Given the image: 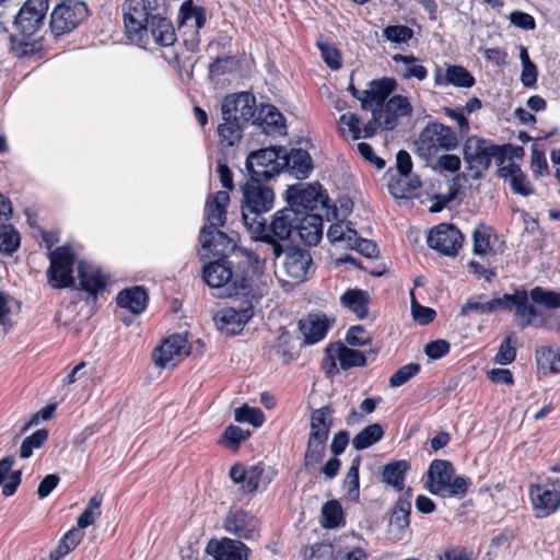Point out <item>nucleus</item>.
Here are the masks:
<instances>
[{"label": "nucleus", "instance_id": "nucleus-1", "mask_svg": "<svg viewBox=\"0 0 560 560\" xmlns=\"http://www.w3.org/2000/svg\"><path fill=\"white\" fill-rule=\"evenodd\" d=\"M127 37L140 47L147 48L151 38L159 46L175 43L173 24L164 14V0H125L121 5Z\"/></svg>", "mask_w": 560, "mask_h": 560}, {"label": "nucleus", "instance_id": "nucleus-2", "mask_svg": "<svg viewBox=\"0 0 560 560\" xmlns=\"http://www.w3.org/2000/svg\"><path fill=\"white\" fill-rule=\"evenodd\" d=\"M510 310L514 308V319L518 327H546L549 310L560 307V292L541 287L533 288L529 293L516 290L510 294Z\"/></svg>", "mask_w": 560, "mask_h": 560}, {"label": "nucleus", "instance_id": "nucleus-3", "mask_svg": "<svg viewBox=\"0 0 560 560\" xmlns=\"http://www.w3.org/2000/svg\"><path fill=\"white\" fill-rule=\"evenodd\" d=\"M301 213L294 208H283L271 217L270 222L258 221L253 218L249 230L252 237L257 242L265 243L273 259H278L283 253L284 241H289L295 234L298 220Z\"/></svg>", "mask_w": 560, "mask_h": 560}, {"label": "nucleus", "instance_id": "nucleus-4", "mask_svg": "<svg viewBox=\"0 0 560 560\" xmlns=\"http://www.w3.org/2000/svg\"><path fill=\"white\" fill-rule=\"evenodd\" d=\"M470 486V478L456 476L451 462L444 459L431 462L424 482V487L430 493L441 498L462 499L467 494Z\"/></svg>", "mask_w": 560, "mask_h": 560}, {"label": "nucleus", "instance_id": "nucleus-5", "mask_svg": "<svg viewBox=\"0 0 560 560\" xmlns=\"http://www.w3.org/2000/svg\"><path fill=\"white\" fill-rule=\"evenodd\" d=\"M511 145H499L492 141L468 137L464 143V160L467 164L468 174L472 179H479L490 167L492 159L501 166Z\"/></svg>", "mask_w": 560, "mask_h": 560}, {"label": "nucleus", "instance_id": "nucleus-6", "mask_svg": "<svg viewBox=\"0 0 560 560\" xmlns=\"http://www.w3.org/2000/svg\"><path fill=\"white\" fill-rule=\"evenodd\" d=\"M287 200L289 207L298 209L300 213H315L314 211H318L324 212L328 221L338 219V208L329 207V198L318 183L290 186L287 190Z\"/></svg>", "mask_w": 560, "mask_h": 560}, {"label": "nucleus", "instance_id": "nucleus-7", "mask_svg": "<svg viewBox=\"0 0 560 560\" xmlns=\"http://www.w3.org/2000/svg\"><path fill=\"white\" fill-rule=\"evenodd\" d=\"M202 277L210 288L219 290V298L244 294L248 288L247 278L233 272L231 262L225 258H219L206 265Z\"/></svg>", "mask_w": 560, "mask_h": 560}, {"label": "nucleus", "instance_id": "nucleus-8", "mask_svg": "<svg viewBox=\"0 0 560 560\" xmlns=\"http://www.w3.org/2000/svg\"><path fill=\"white\" fill-rule=\"evenodd\" d=\"M89 16V9L81 0H62L50 13L49 30L55 37L69 34Z\"/></svg>", "mask_w": 560, "mask_h": 560}, {"label": "nucleus", "instance_id": "nucleus-9", "mask_svg": "<svg viewBox=\"0 0 560 560\" xmlns=\"http://www.w3.org/2000/svg\"><path fill=\"white\" fill-rule=\"evenodd\" d=\"M458 144V138L451 127L440 122L428 124L416 141L417 152L423 159H430L439 150H453Z\"/></svg>", "mask_w": 560, "mask_h": 560}, {"label": "nucleus", "instance_id": "nucleus-10", "mask_svg": "<svg viewBox=\"0 0 560 560\" xmlns=\"http://www.w3.org/2000/svg\"><path fill=\"white\" fill-rule=\"evenodd\" d=\"M48 258L50 262L47 269L48 283L55 289L74 287L73 265L75 253L71 246L63 245L50 250Z\"/></svg>", "mask_w": 560, "mask_h": 560}, {"label": "nucleus", "instance_id": "nucleus-11", "mask_svg": "<svg viewBox=\"0 0 560 560\" xmlns=\"http://www.w3.org/2000/svg\"><path fill=\"white\" fill-rule=\"evenodd\" d=\"M265 180L252 179L243 187L244 205L242 214L245 224L249 228L253 218L269 211L273 203V191L264 184Z\"/></svg>", "mask_w": 560, "mask_h": 560}, {"label": "nucleus", "instance_id": "nucleus-12", "mask_svg": "<svg viewBox=\"0 0 560 560\" xmlns=\"http://www.w3.org/2000/svg\"><path fill=\"white\" fill-rule=\"evenodd\" d=\"M283 147H270L252 152L246 159V170L252 179L268 180L282 171Z\"/></svg>", "mask_w": 560, "mask_h": 560}, {"label": "nucleus", "instance_id": "nucleus-13", "mask_svg": "<svg viewBox=\"0 0 560 560\" xmlns=\"http://www.w3.org/2000/svg\"><path fill=\"white\" fill-rule=\"evenodd\" d=\"M529 497L537 516L545 517L560 508V479L547 478L529 487Z\"/></svg>", "mask_w": 560, "mask_h": 560}, {"label": "nucleus", "instance_id": "nucleus-14", "mask_svg": "<svg viewBox=\"0 0 560 560\" xmlns=\"http://www.w3.org/2000/svg\"><path fill=\"white\" fill-rule=\"evenodd\" d=\"M48 7V0H26L14 20L18 31L26 38L34 36L44 26Z\"/></svg>", "mask_w": 560, "mask_h": 560}, {"label": "nucleus", "instance_id": "nucleus-15", "mask_svg": "<svg viewBox=\"0 0 560 560\" xmlns=\"http://www.w3.org/2000/svg\"><path fill=\"white\" fill-rule=\"evenodd\" d=\"M256 112L255 96L249 92L226 95L221 104L222 120H235L246 125Z\"/></svg>", "mask_w": 560, "mask_h": 560}, {"label": "nucleus", "instance_id": "nucleus-16", "mask_svg": "<svg viewBox=\"0 0 560 560\" xmlns=\"http://www.w3.org/2000/svg\"><path fill=\"white\" fill-rule=\"evenodd\" d=\"M190 347L185 336L175 334L163 340L154 350L152 358L160 368L175 366L184 357L188 355Z\"/></svg>", "mask_w": 560, "mask_h": 560}, {"label": "nucleus", "instance_id": "nucleus-17", "mask_svg": "<svg viewBox=\"0 0 560 560\" xmlns=\"http://www.w3.org/2000/svg\"><path fill=\"white\" fill-rule=\"evenodd\" d=\"M464 235L453 224L442 223L430 231L428 244L431 248L447 255L455 256L462 248Z\"/></svg>", "mask_w": 560, "mask_h": 560}, {"label": "nucleus", "instance_id": "nucleus-18", "mask_svg": "<svg viewBox=\"0 0 560 560\" xmlns=\"http://www.w3.org/2000/svg\"><path fill=\"white\" fill-rule=\"evenodd\" d=\"M412 112L408 98L402 95L389 97L381 107L372 109V115L381 119V129L393 130L400 117L409 116Z\"/></svg>", "mask_w": 560, "mask_h": 560}, {"label": "nucleus", "instance_id": "nucleus-19", "mask_svg": "<svg viewBox=\"0 0 560 560\" xmlns=\"http://www.w3.org/2000/svg\"><path fill=\"white\" fill-rule=\"evenodd\" d=\"M396 165L401 177L395 183L389 184V191L395 198H408L413 191L420 188L421 182L418 178H409L412 170V162L410 154L407 151H398L396 155Z\"/></svg>", "mask_w": 560, "mask_h": 560}, {"label": "nucleus", "instance_id": "nucleus-20", "mask_svg": "<svg viewBox=\"0 0 560 560\" xmlns=\"http://www.w3.org/2000/svg\"><path fill=\"white\" fill-rule=\"evenodd\" d=\"M282 254H284L282 266L285 275L298 281L305 280L313 265L310 252L299 246H290L287 249L283 248Z\"/></svg>", "mask_w": 560, "mask_h": 560}, {"label": "nucleus", "instance_id": "nucleus-21", "mask_svg": "<svg viewBox=\"0 0 560 560\" xmlns=\"http://www.w3.org/2000/svg\"><path fill=\"white\" fill-rule=\"evenodd\" d=\"M339 361L342 370H349L354 366L366 365V358L363 352L348 348L341 342L330 343L326 348V364L329 365L328 372L337 370L336 361Z\"/></svg>", "mask_w": 560, "mask_h": 560}, {"label": "nucleus", "instance_id": "nucleus-22", "mask_svg": "<svg viewBox=\"0 0 560 560\" xmlns=\"http://www.w3.org/2000/svg\"><path fill=\"white\" fill-rule=\"evenodd\" d=\"M253 314L252 305L241 310L225 307L220 310L213 316V320L221 331L235 335L243 329L244 325L252 318Z\"/></svg>", "mask_w": 560, "mask_h": 560}, {"label": "nucleus", "instance_id": "nucleus-23", "mask_svg": "<svg viewBox=\"0 0 560 560\" xmlns=\"http://www.w3.org/2000/svg\"><path fill=\"white\" fill-rule=\"evenodd\" d=\"M200 242L203 249H207L213 256L225 258V256L233 252L235 243L219 228L203 226L200 231Z\"/></svg>", "mask_w": 560, "mask_h": 560}, {"label": "nucleus", "instance_id": "nucleus-24", "mask_svg": "<svg viewBox=\"0 0 560 560\" xmlns=\"http://www.w3.org/2000/svg\"><path fill=\"white\" fill-rule=\"evenodd\" d=\"M476 83L474 75L463 66L447 65L445 70L436 67L434 70V84L438 86L453 85L469 89Z\"/></svg>", "mask_w": 560, "mask_h": 560}, {"label": "nucleus", "instance_id": "nucleus-25", "mask_svg": "<svg viewBox=\"0 0 560 560\" xmlns=\"http://www.w3.org/2000/svg\"><path fill=\"white\" fill-rule=\"evenodd\" d=\"M324 212L301 213L295 234L307 245H316L323 236Z\"/></svg>", "mask_w": 560, "mask_h": 560}, {"label": "nucleus", "instance_id": "nucleus-26", "mask_svg": "<svg viewBox=\"0 0 560 560\" xmlns=\"http://www.w3.org/2000/svg\"><path fill=\"white\" fill-rule=\"evenodd\" d=\"M224 528L238 538L250 539L257 529L256 520L242 510L230 511L224 521Z\"/></svg>", "mask_w": 560, "mask_h": 560}, {"label": "nucleus", "instance_id": "nucleus-27", "mask_svg": "<svg viewBox=\"0 0 560 560\" xmlns=\"http://www.w3.org/2000/svg\"><path fill=\"white\" fill-rule=\"evenodd\" d=\"M78 278L80 288L92 295L103 291L107 282V277L97 266L83 260L78 264Z\"/></svg>", "mask_w": 560, "mask_h": 560}, {"label": "nucleus", "instance_id": "nucleus-28", "mask_svg": "<svg viewBox=\"0 0 560 560\" xmlns=\"http://www.w3.org/2000/svg\"><path fill=\"white\" fill-rule=\"evenodd\" d=\"M396 82L390 78H383L381 80H373L369 83V88L362 91L364 97L362 98V108L365 110L373 109V105L381 107L385 104L386 98L395 90Z\"/></svg>", "mask_w": 560, "mask_h": 560}, {"label": "nucleus", "instance_id": "nucleus-29", "mask_svg": "<svg viewBox=\"0 0 560 560\" xmlns=\"http://www.w3.org/2000/svg\"><path fill=\"white\" fill-rule=\"evenodd\" d=\"M329 318L324 314H310L299 322V328L308 345L316 343L324 339L331 326Z\"/></svg>", "mask_w": 560, "mask_h": 560}, {"label": "nucleus", "instance_id": "nucleus-30", "mask_svg": "<svg viewBox=\"0 0 560 560\" xmlns=\"http://www.w3.org/2000/svg\"><path fill=\"white\" fill-rule=\"evenodd\" d=\"M264 466L261 464L245 467L242 464H235L230 469V477L235 483H242V488L245 492L256 491L264 475Z\"/></svg>", "mask_w": 560, "mask_h": 560}, {"label": "nucleus", "instance_id": "nucleus-31", "mask_svg": "<svg viewBox=\"0 0 560 560\" xmlns=\"http://www.w3.org/2000/svg\"><path fill=\"white\" fill-rule=\"evenodd\" d=\"M230 201L228 191H218L207 200L206 203V218L208 221L207 226L219 228L223 226L226 221V207Z\"/></svg>", "mask_w": 560, "mask_h": 560}, {"label": "nucleus", "instance_id": "nucleus-32", "mask_svg": "<svg viewBox=\"0 0 560 560\" xmlns=\"http://www.w3.org/2000/svg\"><path fill=\"white\" fill-rule=\"evenodd\" d=\"M510 294L505 293L501 298H495L487 302L481 301V296L478 299H468L460 308V316H468L471 313L475 314H491L499 310H510Z\"/></svg>", "mask_w": 560, "mask_h": 560}, {"label": "nucleus", "instance_id": "nucleus-33", "mask_svg": "<svg viewBox=\"0 0 560 560\" xmlns=\"http://www.w3.org/2000/svg\"><path fill=\"white\" fill-rule=\"evenodd\" d=\"M282 159V170L288 166L290 172L298 178H305L313 168L312 159L307 151L303 149L285 150Z\"/></svg>", "mask_w": 560, "mask_h": 560}, {"label": "nucleus", "instance_id": "nucleus-34", "mask_svg": "<svg viewBox=\"0 0 560 560\" xmlns=\"http://www.w3.org/2000/svg\"><path fill=\"white\" fill-rule=\"evenodd\" d=\"M499 176L510 180L511 188L514 192L522 196L534 194V189L528 183L526 175L514 162H510L505 166L502 164L499 168Z\"/></svg>", "mask_w": 560, "mask_h": 560}, {"label": "nucleus", "instance_id": "nucleus-35", "mask_svg": "<svg viewBox=\"0 0 560 560\" xmlns=\"http://www.w3.org/2000/svg\"><path fill=\"white\" fill-rule=\"evenodd\" d=\"M148 303V293L147 291L139 285L125 289L117 295V304L122 307L129 310L132 314L142 313Z\"/></svg>", "mask_w": 560, "mask_h": 560}, {"label": "nucleus", "instance_id": "nucleus-36", "mask_svg": "<svg viewBox=\"0 0 560 560\" xmlns=\"http://www.w3.org/2000/svg\"><path fill=\"white\" fill-rule=\"evenodd\" d=\"M369 302V293L360 289H349L340 296V304L361 319L368 316Z\"/></svg>", "mask_w": 560, "mask_h": 560}, {"label": "nucleus", "instance_id": "nucleus-37", "mask_svg": "<svg viewBox=\"0 0 560 560\" xmlns=\"http://www.w3.org/2000/svg\"><path fill=\"white\" fill-rule=\"evenodd\" d=\"M538 370L546 374L560 373V347L542 346L536 351Z\"/></svg>", "mask_w": 560, "mask_h": 560}, {"label": "nucleus", "instance_id": "nucleus-38", "mask_svg": "<svg viewBox=\"0 0 560 560\" xmlns=\"http://www.w3.org/2000/svg\"><path fill=\"white\" fill-rule=\"evenodd\" d=\"M256 122L266 133H281L285 128L282 114L273 105H262Z\"/></svg>", "mask_w": 560, "mask_h": 560}, {"label": "nucleus", "instance_id": "nucleus-39", "mask_svg": "<svg viewBox=\"0 0 560 560\" xmlns=\"http://www.w3.org/2000/svg\"><path fill=\"white\" fill-rule=\"evenodd\" d=\"M178 20L180 25L189 23L198 33L205 26L206 11L202 7L195 5L191 0H185L179 8Z\"/></svg>", "mask_w": 560, "mask_h": 560}, {"label": "nucleus", "instance_id": "nucleus-40", "mask_svg": "<svg viewBox=\"0 0 560 560\" xmlns=\"http://www.w3.org/2000/svg\"><path fill=\"white\" fill-rule=\"evenodd\" d=\"M329 416V407L315 409L311 415V431L308 438L314 440H328L331 428V419Z\"/></svg>", "mask_w": 560, "mask_h": 560}, {"label": "nucleus", "instance_id": "nucleus-41", "mask_svg": "<svg viewBox=\"0 0 560 560\" xmlns=\"http://www.w3.org/2000/svg\"><path fill=\"white\" fill-rule=\"evenodd\" d=\"M218 560H247L248 548L240 540L224 538L215 545Z\"/></svg>", "mask_w": 560, "mask_h": 560}, {"label": "nucleus", "instance_id": "nucleus-42", "mask_svg": "<svg viewBox=\"0 0 560 560\" xmlns=\"http://www.w3.org/2000/svg\"><path fill=\"white\" fill-rule=\"evenodd\" d=\"M409 468L406 460H395L384 466L382 478L383 481L397 491H401L405 487V475Z\"/></svg>", "mask_w": 560, "mask_h": 560}, {"label": "nucleus", "instance_id": "nucleus-43", "mask_svg": "<svg viewBox=\"0 0 560 560\" xmlns=\"http://www.w3.org/2000/svg\"><path fill=\"white\" fill-rule=\"evenodd\" d=\"M244 126V124L235 120H222L217 129L220 145L230 148L238 143L242 139Z\"/></svg>", "mask_w": 560, "mask_h": 560}, {"label": "nucleus", "instance_id": "nucleus-44", "mask_svg": "<svg viewBox=\"0 0 560 560\" xmlns=\"http://www.w3.org/2000/svg\"><path fill=\"white\" fill-rule=\"evenodd\" d=\"M83 532L78 527L67 532L60 539L58 546L52 551H50L49 559L60 560L67 556L80 544V541L83 539Z\"/></svg>", "mask_w": 560, "mask_h": 560}, {"label": "nucleus", "instance_id": "nucleus-45", "mask_svg": "<svg viewBox=\"0 0 560 560\" xmlns=\"http://www.w3.org/2000/svg\"><path fill=\"white\" fill-rule=\"evenodd\" d=\"M384 436V429L378 423H373L362 429L353 439L352 446L355 450H365Z\"/></svg>", "mask_w": 560, "mask_h": 560}, {"label": "nucleus", "instance_id": "nucleus-46", "mask_svg": "<svg viewBox=\"0 0 560 560\" xmlns=\"http://www.w3.org/2000/svg\"><path fill=\"white\" fill-rule=\"evenodd\" d=\"M361 121L358 115L345 113L338 120V131L342 138L350 136L352 140L362 138Z\"/></svg>", "mask_w": 560, "mask_h": 560}, {"label": "nucleus", "instance_id": "nucleus-47", "mask_svg": "<svg viewBox=\"0 0 560 560\" xmlns=\"http://www.w3.org/2000/svg\"><path fill=\"white\" fill-rule=\"evenodd\" d=\"M343 523V513L337 500L326 502L322 508V525L325 528H335Z\"/></svg>", "mask_w": 560, "mask_h": 560}, {"label": "nucleus", "instance_id": "nucleus-48", "mask_svg": "<svg viewBox=\"0 0 560 560\" xmlns=\"http://www.w3.org/2000/svg\"><path fill=\"white\" fill-rule=\"evenodd\" d=\"M410 511L411 503L407 498H399L396 502L390 518L389 524L398 529H404L409 526L410 523Z\"/></svg>", "mask_w": 560, "mask_h": 560}, {"label": "nucleus", "instance_id": "nucleus-49", "mask_svg": "<svg viewBox=\"0 0 560 560\" xmlns=\"http://www.w3.org/2000/svg\"><path fill=\"white\" fill-rule=\"evenodd\" d=\"M359 467H360V458L357 457L352 460L350 468L347 471V475L343 480V490L346 491L348 498L352 501H358L360 495L359 490Z\"/></svg>", "mask_w": 560, "mask_h": 560}, {"label": "nucleus", "instance_id": "nucleus-50", "mask_svg": "<svg viewBox=\"0 0 560 560\" xmlns=\"http://www.w3.org/2000/svg\"><path fill=\"white\" fill-rule=\"evenodd\" d=\"M492 229L485 224L478 225L472 233L474 238V253L479 256H485L491 250Z\"/></svg>", "mask_w": 560, "mask_h": 560}, {"label": "nucleus", "instance_id": "nucleus-51", "mask_svg": "<svg viewBox=\"0 0 560 560\" xmlns=\"http://www.w3.org/2000/svg\"><path fill=\"white\" fill-rule=\"evenodd\" d=\"M102 502L103 497L100 494H95L90 499L86 508L78 517V528L82 530L83 528H86L94 523L95 518L101 515Z\"/></svg>", "mask_w": 560, "mask_h": 560}, {"label": "nucleus", "instance_id": "nucleus-52", "mask_svg": "<svg viewBox=\"0 0 560 560\" xmlns=\"http://www.w3.org/2000/svg\"><path fill=\"white\" fill-rule=\"evenodd\" d=\"M19 246V232L12 225H0V252L11 255Z\"/></svg>", "mask_w": 560, "mask_h": 560}, {"label": "nucleus", "instance_id": "nucleus-53", "mask_svg": "<svg viewBox=\"0 0 560 560\" xmlns=\"http://www.w3.org/2000/svg\"><path fill=\"white\" fill-rule=\"evenodd\" d=\"M337 222L331 224L327 231V237L331 243L342 242L349 246V236L357 231L351 226L350 222H345L342 219H336Z\"/></svg>", "mask_w": 560, "mask_h": 560}, {"label": "nucleus", "instance_id": "nucleus-54", "mask_svg": "<svg viewBox=\"0 0 560 560\" xmlns=\"http://www.w3.org/2000/svg\"><path fill=\"white\" fill-rule=\"evenodd\" d=\"M326 444L327 441L308 438L307 447L304 455V465L306 467L315 466L323 459Z\"/></svg>", "mask_w": 560, "mask_h": 560}, {"label": "nucleus", "instance_id": "nucleus-55", "mask_svg": "<svg viewBox=\"0 0 560 560\" xmlns=\"http://www.w3.org/2000/svg\"><path fill=\"white\" fill-rule=\"evenodd\" d=\"M244 253L256 271H260L264 268L268 258L275 260L270 254L269 247L261 242H259L254 249H245Z\"/></svg>", "mask_w": 560, "mask_h": 560}, {"label": "nucleus", "instance_id": "nucleus-56", "mask_svg": "<svg viewBox=\"0 0 560 560\" xmlns=\"http://www.w3.org/2000/svg\"><path fill=\"white\" fill-rule=\"evenodd\" d=\"M48 439V431L39 429L32 435L27 436L20 447V456L22 458H28L33 454L34 448H39Z\"/></svg>", "mask_w": 560, "mask_h": 560}, {"label": "nucleus", "instance_id": "nucleus-57", "mask_svg": "<svg viewBox=\"0 0 560 560\" xmlns=\"http://www.w3.org/2000/svg\"><path fill=\"white\" fill-rule=\"evenodd\" d=\"M412 36L413 31L406 25H389L383 30V37L396 44L407 43Z\"/></svg>", "mask_w": 560, "mask_h": 560}, {"label": "nucleus", "instance_id": "nucleus-58", "mask_svg": "<svg viewBox=\"0 0 560 560\" xmlns=\"http://www.w3.org/2000/svg\"><path fill=\"white\" fill-rule=\"evenodd\" d=\"M530 168L535 177H540L549 174V166L542 149L537 144L532 147L530 152Z\"/></svg>", "mask_w": 560, "mask_h": 560}, {"label": "nucleus", "instance_id": "nucleus-59", "mask_svg": "<svg viewBox=\"0 0 560 560\" xmlns=\"http://www.w3.org/2000/svg\"><path fill=\"white\" fill-rule=\"evenodd\" d=\"M419 371L420 365L418 363H408L402 365L389 377V386L399 387L406 384L409 380L416 376Z\"/></svg>", "mask_w": 560, "mask_h": 560}, {"label": "nucleus", "instance_id": "nucleus-60", "mask_svg": "<svg viewBox=\"0 0 560 560\" xmlns=\"http://www.w3.org/2000/svg\"><path fill=\"white\" fill-rule=\"evenodd\" d=\"M234 417L235 421L242 423L247 422L254 427H260L265 420L264 413L259 408H250L248 406L237 408Z\"/></svg>", "mask_w": 560, "mask_h": 560}, {"label": "nucleus", "instance_id": "nucleus-61", "mask_svg": "<svg viewBox=\"0 0 560 560\" xmlns=\"http://www.w3.org/2000/svg\"><path fill=\"white\" fill-rule=\"evenodd\" d=\"M351 235L349 236V248L355 249L369 258L377 255V246L374 242L360 237L358 233H351Z\"/></svg>", "mask_w": 560, "mask_h": 560}, {"label": "nucleus", "instance_id": "nucleus-62", "mask_svg": "<svg viewBox=\"0 0 560 560\" xmlns=\"http://www.w3.org/2000/svg\"><path fill=\"white\" fill-rule=\"evenodd\" d=\"M382 401V398L381 397H377V398H365L361 404H360V411H357V410H351L349 417H348V424H357V423H360L362 422L363 420V415H370L372 413L377 404Z\"/></svg>", "mask_w": 560, "mask_h": 560}, {"label": "nucleus", "instance_id": "nucleus-63", "mask_svg": "<svg viewBox=\"0 0 560 560\" xmlns=\"http://www.w3.org/2000/svg\"><path fill=\"white\" fill-rule=\"evenodd\" d=\"M346 341L352 347H360L370 343L371 337L362 326H352L347 331Z\"/></svg>", "mask_w": 560, "mask_h": 560}, {"label": "nucleus", "instance_id": "nucleus-64", "mask_svg": "<svg viewBox=\"0 0 560 560\" xmlns=\"http://www.w3.org/2000/svg\"><path fill=\"white\" fill-rule=\"evenodd\" d=\"M411 313H412L413 319L420 325H428L435 317V311L430 307L420 305L416 301L413 295H412V301H411Z\"/></svg>", "mask_w": 560, "mask_h": 560}]
</instances>
